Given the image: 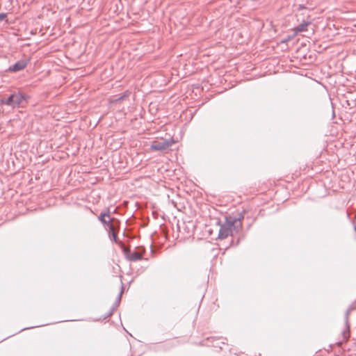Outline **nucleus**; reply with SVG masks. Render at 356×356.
Returning <instances> with one entry per match:
<instances>
[{"label":"nucleus","mask_w":356,"mask_h":356,"mask_svg":"<svg viewBox=\"0 0 356 356\" xmlns=\"http://www.w3.org/2000/svg\"><path fill=\"white\" fill-rule=\"evenodd\" d=\"M175 141L172 138L168 139L160 138L151 142L150 149L152 151H165L170 148Z\"/></svg>","instance_id":"obj_3"},{"label":"nucleus","mask_w":356,"mask_h":356,"mask_svg":"<svg viewBox=\"0 0 356 356\" xmlns=\"http://www.w3.org/2000/svg\"><path fill=\"white\" fill-rule=\"evenodd\" d=\"M25 101V96L21 92L13 93L8 98L1 99V103L13 108L19 107Z\"/></svg>","instance_id":"obj_4"},{"label":"nucleus","mask_w":356,"mask_h":356,"mask_svg":"<svg viewBox=\"0 0 356 356\" xmlns=\"http://www.w3.org/2000/svg\"><path fill=\"white\" fill-rule=\"evenodd\" d=\"M122 290L120 291V293L118 294L114 304L113 305V306L111 307L109 312L106 314V316H104V318H106L109 316H111L113 313L114 312V311L117 309V307L119 306L120 305V300H121V296H122Z\"/></svg>","instance_id":"obj_6"},{"label":"nucleus","mask_w":356,"mask_h":356,"mask_svg":"<svg viewBox=\"0 0 356 356\" xmlns=\"http://www.w3.org/2000/svg\"><path fill=\"white\" fill-rule=\"evenodd\" d=\"M110 211L108 209L105 212H102L98 217V220L104 225L105 229L108 232V236L111 240L116 243H119L117 233L114 230V226L112 224L113 218H110Z\"/></svg>","instance_id":"obj_2"},{"label":"nucleus","mask_w":356,"mask_h":356,"mask_svg":"<svg viewBox=\"0 0 356 356\" xmlns=\"http://www.w3.org/2000/svg\"><path fill=\"white\" fill-rule=\"evenodd\" d=\"M291 38H292V37H291V36H288V37H287V38L284 39L282 42H287V41H289V40H291Z\"/></svg>","instance_id":"obj_12"},{"label":"nucleus","mask_w":356,"mask_h":356,"mask_svg":"<svg viewBox=\"0 0 356 356\" xmlns=\"http://www.w3.org/2000/svg\"><path fill=\"white\" fill-rule=\"evenodd\" d=\"M29 61V60H19L9 67V71L14 72L21 71L27 66Z\"/></svg>","instance_id":"obj_5"},{"label":"nucleus","mask_w":356,"mask_h":356,"mask_svg":"<svg viewBox=\"0 0 356 356\" xmlns=\"http://www.w3.org/2000/svg\"><path fill=\"white\" fill-rule=\"evenodd\" d=\"M130 261H136L143 259V254L138 252L134 251L128 256Z\"/></svg>","instance_id":"obj_9"},{"label":"nucleus","mask_w":356,"mask_h":356,"mask_svg":"<svg viewBox=\"0 0 356 356\" xmlns=\"http://www.w3.org/2000/svg\"><path fill=\"white\" fill-rule=\"evenodd\" d=\"M7 17V14L4 13H0V22L4 20Z\"/></svg>","instance_id":"obj_11"},{"label":"nucleus","mask_w":356,"mask_h":356,"mask_svg":"<svg viewBox=\"0 0 356 356\" xmlns=\"http://www.w3.org/2000/svg\"><path fill=\"white\" fill-rule=\"evenodd\" d=\"M241 228V222L240 218L231 216L226 217L225 222L220 228L218 238H226L229 236L232 235L234 232H238Z\"/></svg>","instance_id":"obj_1"},{"label":"nucleus","mask_w":356,"mask_h":356,"mask_svg":"<svg viewBox=\"0 0 356 356\" xmlns=\"http://www.w3.org/2000/svg\"><path fill=\"white\" fill-rule=\"evenodd\" d=\"M309 24H310L309 22H303L302 23L300 24L298 26H296L293 29L294 35H296L300 32L305 31L307 30V26Z\"/></svg>","instance_id":"obj_7"},{"label":"nucleus","mask_w":356,"mask_h":356,"mask_svg":"<svg viewBox=\"0 0 356 356\" xmlns=\"http://www.w3.org/2000/svg\"><path fill=\"white\" fill-rule=\"evenodd\" d=\"M355 232H356V226H355Z\"/></svg>","instance_id":"obj_13"},{"label":"nucleus","mask_w":356,"mask_h":356,"mask_svg":"<svg viewBox=\"0 0 356 356\" xmlns=\"http://www.w3.org/2000/svg\"><path fill=\"white\" fill-rule=\"evenodd\" d=\"M349 309H348L346 312V330L343 331L342 334L346 340L348 339L349 337V325H348V315H349Z\"/></svg>","instance_id":"obj_8"},{"label":"nucleus","mask_w":356,"mask_h":356,"mask_svg":"<svg viewBox=\"0 0 356 356\" xmlns=\"http://www.w3.org/2000/svg\"><path fill=\"white\" fill-rule=\"evenodd\" d=\"M131 94V92L129 90H126L123 94L120 95L118 97L113 99L112 101L113 103H117L118 102H121L123 99H124L126 97H129Z\"/></svg>","instance_id":"obj_10"}]
</instances>
